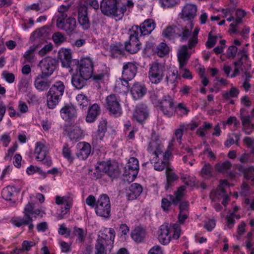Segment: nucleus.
Wrapping results in <instances>:
<instances>
[{
  "label": "nucleus",
  "mask_w": 254,
  "mask_h": 254,
  "mask_svg": "<svg viewBox=\"0 0 254 254\" xmlns=\"http://www.w3.org/2000/svg\"><path fill=\"white\" fill-rule=\"evenodd\" d=\"M193 26V23L190 22L188 25L183 26L178 25H169L164 28L162 32V36L164 41L175 43L176 39L180 38L181 42L189 40Z\"/></svg>",
  "instance_id": "obj_1"
},
{
  "label": "nucleus",
  "mask_w": 254,
  "mask_h": 254,
  "mask_svg": "<svg viewBox=\"0 0 254 254\" xmlns=\"http://www.w3.org/2000/svg\"><path fill=\"white\" fill-rule=\"evenodd\" d=\"M34 203L28 202L24 208L23 217L13 219L12 223L18 227L28 225L29 232H31L34 227L32 223L33 218H36L41 213V210L39 209L34 210Z\"/></svg>",
  "instance_id": "obj_2"
},
{
  "label": "nucleus",
  "mask_w": 254,
  "mask_h": 254,
  "mask_svg": "<svg viewBox=\"0 0 254 254\" xmlns=\"http://www.w3.org/2000/svg\"><path fill=\"white\" fill-rule=\"evenodd\" d=\"M65 90V85L61 81L55 82L46 93L47 105L50 109H54L61 100Z\"/></svg>",
  "instance_id": "obj_3"
},
{
  "label": "nucleus",
  "mask_w": 254,
  "mask_h": 254,
  "mask_svg": "<svg viewBox=\"0 0 254 254\" xmlns=\"http://www.w3.org/2000/svg\"><path fill=\"white\" fill-rule=\"evenodd\" d=\"M138 26L134 25L130 29L128 41L125 43L126 50L131 54L137 53L140 49L141 43L138 40Z\"/></svg>",
  "instance_id": "obj_4"
},
{
  "label": "nucleus",
  "mask_w": 254,
  "mask_h": 254,
  "mask_svg": "<svg viewBox=\"0 0 254 254\" xmlns=\"http://www.w3.org/2000/svg\"><path fill=\"white\" fill-rule=\"evenodd\" d=\"M165 67L160 63L154 62L149 64L148 78L152 83L158 84L165 76Z\"/></svg>",
  "instance_id": "obj_5"
},
{
  "label": "nucleus",
  "mask_w": 254,
  "mask_h": 254,
  "mask_svg": "<svg viewBox=\"0 0 254 254\" xmlns=\"http://www.w3.org/2000/svg\"><path fill=\"white\" fill-rule=\"evenodd\" d=\"M97 215L106 218L110 217L111 204L109 196L106 194H102L97 200L95 208Z\"/></svg>",
  "instance_id": "obj_6"
},
{
  "label": "nucleus",
  "mask_w": 254,
  "mask_h": 254,
  "mask_svg": "<svg viewBox=\"0 0 254 254\" xmlns=\"http://www.w3.org/2000/svg\"><path fill=\"white\" fill-rule=\"evenodd\" d=\"M111 231L110 238L108 240L104 239L103 236H99L95 246V254H107V252H111L115 237V232Z\"/></svg>",
  "instance_id": "obj_7"
},
{
  "label": "nucleus",
  "mask_w": 254,
  "mask_h": 254,
  "mask_svg": "<svg viewBox=\"0 0 254 254\" xmlns=\"http://www.w3.org/2000/svg\"><path fill=\"white\" fill-rule=\"evenodd\" d=\"M34 154L36 159L46 167L48 168L52 165L51 158L48 155L47 147L43 143L37 142L36 143Z\"/></svg>",
  "instance_id": "obj_8"
},
{
  "label": "nucleus",
  "mask_w": 254,
  "mask_h": 254,
  "mask_svg": "<svg viewBox=\"0 0 254 254\" xmlns=\"http://www.w3.org/2000/svg\"><path fill=\"white\" fill-rule=\"evenodd\" d=\"M100 172L97 178L100 177L104 173L112 178H116L119 176L120 171L117 163L115 162H102L96 168V173Z\"/></svg>",
  "instance_id": "obj_9"
},
{
  "label": "nucleus",
  "mask_w": 254,
  "mask_h": 254,
  "mask_svg": "<svg viewBox=\"0 0 254 254\" xmlns=\"http://www.w3.org/2000/svg\"><path fill=\"white\" fill-rule=\"evenodd\" d=\"M157 106L166 117L171 118L175 115L174 100L170 95H164Z\"/></svg>",
  "instance_id": "obj_10"
},
{
  "label": "nucleus",
  "mask_w": 254,
  "mask_h": 254,
  "mask_svg": "<svg viewBox=\"0 0 254 254\" xmlns=\"http://www.w3.org/2000/svg\"><path fill=\"white\" fill-rule=\"evenodd\" d=\"M107 109L110 115L115 117H120L122 114L120 96L116 94H111L106 98Z\"/></svg>",
  "instance_id": "obj_11"
},
{
  "label": "nucleus",
  "mask_w": 254,
  "mask_h": 254,
  "mask_svg": "<svg viewBox=\"0 0 254 254\" xmlns=\"http://www.w3.org/2000/svg\"><path fill=\"white\" fill-rule=\"evenodd\" d=\"M56 65L57 61L53 58L48 57L42 59L38 64L41 70L40 74L43 76L49 77L54 72Z\"/></svg>",
  "instance_id": "obj_12"
},
{
  "label": "nucleus",
  "mask_w": 254,
  "mask_h": 254,
  "mask_svg": "<svg viewBox=\"0 0 254 254\" xmlns=\"http://www.w3.org/2000/svg\"><path fill=\"white\" fill-rule=\"evenodd\" d=\"M79 72L84 75L86 78H90L93 73V64L89 58H82L78 62Z\"/></svg>",
  "instance_id": "obj_13"
},
{
  "label": "nucleus",
  "mask_w": 254,
  "mask_h": 254,
  "mask_svg": "<svg viewBox=\"0 0 254 254\" xmlns=\"http://www.w3.org/2000/svg\"><path fill=\"white\" fill-rule=\"evenodd\" d=\"M139 163L138 160L134 157H131L125 167L124 175L128 177L131 181L134 180L138 173Z\"/></svg>",
  "instance_id": "obj_14"
},
{
  "label": "nucleus",
  "mask_w": 254,
  "mask_h": 254,
  "mask_svg": "<svg viewBox=\"0 0 254 254\" xmlns=\"http://www.w3.org/2000/svg\"><path fill=\"white\" fill-rule=\"evenodd\" d=\"M117 4V0H102L100 4L101 10L106 15H119Z\"/></svg>",
  "instance_id": "obj_15"
},
{
  "label": "nucleus",
  "mask_w": 254,
  "mask_h": 254,
  "mask_svg": "<svg viewBox=\"0 0 254 254\" xmlns=\"http://www.w3.org/2000/svg\"><path fill=\"white\" fill-rule=\"evenodd\" d=\"M162 147L158 137L155 134L152 135L147 149L148 151L157 159L162 153Z\"/></svg>",
  "instance_id": "obj_16"
},
{
  "label": "nucleus",
  "mask_w": 254,
  "mask_h": 254,
  "mask_svg": "<svg viewBox=\"0 0 254 254\" xmlns=\"http://www.w3.org/2000/svg\"><path fill=\"white\" fill-rule=\"evenodd\" d=\"M172 229L168 224L162 225L158 230V239L160 243L167 245L172 238Z\"/></svg>",
  "instance_id": "obj_17"
},
{
  "label": "nucleus",
  "mask_w": 254,
  "mask_h": 254,
  "mask_svg": "<svg viewBox=\"0 0 254 254\" xmlns=\"http://www.w3.org/2000/svg\"><path fill=\"white\" fill-rule=\"evenodd\" d=\"M197 11V7L195 5L188 3L184 6L180 14V18L184 20L189 21L187 24L188 25L190 22H192L191 20L196 16Z\"/></svg>",
  "instance_id": "obj_18"
},
{
  "label": "nucleus",
  "mask_w": 254,
  "mask_h": 254,
  "mask_svg": "<svg viewBox=\"0 0 254 254\" xmlns=\"http://www.w3.org/2000/svg\"><path fill=\"white\" fill-rule=\"evenodd\" d=\"M149 116V110L147 105L143 104H138L136 106L133 114V118L140 124L145 121Z\"/></svg>",
  "instance_id": "obj_19"
},
{
  "label": "nucleus",
  "mask_w": 254,
  "mask_h": 254,
  "mask_svg": "<svg viewBox=\"0 0 254 254\" xmlns=\"http://www.w3.org/2000/svg\"><path fill=\"white\" fill-rule=\"evenodd\" d=\"M78 21L80 26L84 30L90 27V23L88 16V8L86 6H81L78 9Z\"/></svg>",
  "instance_id": "obj_20"
},
{
  "label": "nucleus",
  "mask_w": 254,
  "mask_h": 254,
  "mask_svg": "<svg viewBox=\"0 0 254 254\" xmlns=\"http://www.w3.org/2000/svg\"><path fill=\"white\" fill-rule=\"evenodd\" d=\"M237 56L238 60L233 63L234 66H238L241 67L244 70H249L251 64L248 55L246 54V51L244 50L239 52Z\"/></svg>",
  "instance_id": "obj_21"
},
{
  "label": "nucleus",
  "mask_w": 254,
  "mask_h": 254,
  "mask_svg": "<svg viewBox=\"0 0 254 254\" xmlns=\"http://www.w3.org/2000/svg\"><path fill=\"white\" fill-rule=\"evenodd\" d=\"M188 48L189 49L188 45H183L180 47L178 51L177 57L180 69L183 68L190 57L191 53L188 51Z\"/></svg>",
  "instance_id": "obj_22"
},
{
  "label": "nucleus",
  "mask_w": 254,
  "mask_h": 254,
  "mask_svg": "<svg viewBox=\"0 0 254 254\" xmlns=\"http://www.w3.org/2000/svg\"><path fill=\"white\" fill-rule=\"evenodd\" d=\"M59 25L57 27L61 29L64 31L67 34L70 35L75 29L76 22L73 17H69L66 19L64 22H59Z\"/></svg>",
  "instance_id": "obj_23"
},
{
  "label": "nucleus",
  "mask_w": 254,
  "mask_h": 254,
  "mask_svg": "<svg viewBox=\"0 0 254 254\" xmlns=\"http://www.w3.org/2000/svg\"><path fill=\"white\" fill-rule=\"evenodd\" d=\"M229 187V183L226 180H221L220 185L218 186V188L214 190L211 191L210 194V198L212 201L219 200L220 197L224 196L227 194L225 187Z\"/></svg>",
  "instance_id": "obj_24"
},
{
  "label": "nucleus",
  "mask_w": 254,
  "mask_h": 254,
  "mask_svg": "<svg viewBox=\"0 0 254 254\" xmlns=\"http://www.w3.org/2000/svg\"><path fill=\"white\" fill-rule=\"evenodd\" d=\"M137 69V66L133 63L130 62L125 63L123 67V78L131 80L136 75Z\"/></svg>",
  "instance_id": "obj_25"
},
{
  "label": "nucleus",
  "mask_w": 254,
  "mask_h": 254,
  "mask_svg": "<svg viewBox=\"0 0 254 254\" xmlns=\"http://www.w3.org/2000/svg\"><path fill=\"white\" fill-rule=\"evenodd\" d=\"M71 58L72 53L70 49L62 48L59 50L58 59L61 62L63 67H69L71 62Z\"/></svg>",
  "instance_id": "obj_26"
},
{
  "label": "nucleus",
  "mask_w": 254,
  "mask_h": 254,
  "mask_svg": "<svg viewBox=\"0 0 254 254\" xmlns=\"http://www.w3.org/2000/svg\"><path fill=\"white\" fill-rule=\"evenodd\" d=\"M147 88L140 83H134L131 88L130 93L133 98L136 100L143 97L146 93Z\"/></svg>",
  "instance_id": "obj_27"
},
{
  "label": "nucleus",
  "mask_w": 254,
  "mask_h": 254,
  "mask_svg": "<svg viewBox=\"0 0 254 254\" xmlns=\"http://www.w3.org/2000/svg\"><path fill=\"white\" fill-rule=\"evenodd\" d=\"M88 78H86L81 73L76 72L72 75L71 82L72 86L77 89H81L86 85Z\"/></svg>",
  "instance_id": "obj_28"
},
{
  "label": "nucleus",
  "mask_w": 254,
  "mask_h": 254,
  "mask_svg": "<svg viewBox=\"0 0 254 254\" xmlns=\"http://www.w3.org/2000/svg\"><path fill=\"white\" fill-rule=\"evenodd\" d=\"M156 24L154 21L151 19H148L144 20L138 26V32H140V35H147L150 34L155 29Z\"/></svg>",
  "instance_id": "obj_29"
},
{
  "label": "nucleus",
  "mask_w": 254,
  "mask_h": 254,
  "mask_svg": "<svg viewBox=\"0 0 254 254\" xmlns=\"http://www.w3.org/2000/svg\"><path fill=\"white\" fill-rule=\"evenodd\" d=\"M142 188L140 184H132L127 190L126 196L127 199L132 200L138 197L142 191Z\"/></svg>",
  "instance_id": "obj_30"
},
{
  "label": "nucleus",
  "mask_w": 254,
  "mask_h": 254,
  "mask_svg": "<svg viewBox=\"0 0 254 254\" xmlns=\"http://www.w3.org/2000/svg\"><path fill=\"white\" fill-rule=\"evenodd\" d=\"M78 150L77 156L80 159L84 160L87 158L91 153V146L89 143L82 142L77 144Z\"/></svg>",
  "instance_id": "obj_31"
},
{
  "label": "nucleus",
  "mask_w": 254,
  "mask_h": 254,
  "mask_svg": "<svg viewBox=\"0 0 254 254\" xmlns=\"http://www.w3.org/2000/svg\"><path fill=\"white\" fill-rule=\"evenodd\" d=\"M100 113V106L96 103L93 104L88 108V113L86 117V121L88 123L95 122Z\"/></svg>",
  "instance_id": "obj_32"
},
{
  "label": "nucleus",
  "mask_w": 254,
  "mask_h": 254,
  "mask_svg": "<svg viewBox=\"0 0 254 254\" xmlns=\"http://www.w3.org/2000/svg\"><path fill=\"white\" fill-rule=\"evenodd\" d=\"M60 112L63 119L66 121L73 118L76 114L75 108L72 104L65 105L61 109Z\"/></svg>",
  "instance_id": "obj_33"
},
{
  "label": "nucleus",
  "mask_w": 254,
  "mask_h": 254,
  "mask_svg": "<svg viewBox=\"0 0 254 254\" xmlns=\"http://www.w3.org/2000/svg\"><path fill=\"white\" fill-rule=\"evenodd\" d=\"M48 77L43 76L41 74H39L36 77L34 81V86L37 90L42 92L46 91L49 89L51 85V82L48 80H41L42 79L47 78Z\"/></svg>",
  "instance_id": "obj_34"
},
{
  "label": "nucleus",
  "mask_w": 254,
  "mask_h": 254,
  "mask_svg": "<svg viewBox=\"0 0 254 254\" xmlns=\"http://www.w3.org/2000/svg\"><path fill=\"white\" fill-rule=\"evenodd\" d=\"M20 190V188H17L15 186H9L3 189L1 192L2 196L6 200H11L14 193L15 192H19Z\"/></svg>",
  "instance_id": "obj_35"
},
{
  "label": "nucleus",
  "mask_w": 254,
  "mask_h": 254,
  "mask_svg": "<svg viewBox=\"0 0 254 254\" xmlns=\"http://www.w3.org/2000/svg\"><path fill=\"white\" fill-rule=\"evenodd\" d=\"M145 235V230L139 227L135 228L131 234L132 239L137 243L142 242Z\"/></svg>",
  "instance_id": "obj_36"
},
{
  "label": "nucleus",
  "mask_w": 254,
  "mask_h": 254,
  "mask_svg": "<svg viewBox=\"0 0 254 254\" xmlns=\"http://www.w3.org/2000/svg\"><path fill=\"white\" fill-rule=\"evenodd\" d=\"M166 185L165 189L168 190L172 186L173 182L177 181L179 179V176L174 172H172V170L170 168H167L166 170Z\"/></svg>",
  "instance_id": "obj_37"
},
{
  "label": "nucleus",
  "mask_w": 254,
  "mask_h": 254,
  "mask_svg": "<svg viewBox=\"0 0 254 254\" xmlns=\"http://www.w3.org/2000/svg\"><path fill=\"white\" fill-rule=\"evenodd\" d=\"M48 26H44L36 30L32 33L30 38V40L31 41H35L36 39L42 37H45L48 33Z\"/></svg>",
  "instance_id": "obj_38"
},
{
  "label": "nucleus",
  "mask_w": 254,
  "mask_h": 254,
  "mask_svg": "<svg viewBox=\"0 0 254 254\" xmlns=\"http://www.w3.org/2000/svg\"><path fill=\"white\" fill-rule=\"evenodd\" d=\"M151 163H154V168L155 170L158 171H162L164 170L165 168L166 169L168 167V164L165 161H163L162 159H160V157L156 159V157L155 156L154 158L150 160Z\"/></svg>",
  "instance_id": "obj_39"
},
{
  "label": "nucleus",
  "mask_w": 254,
  "mask_h": 254,
  "mask_svg": "<svg viewBox=\"0 0 254 254\" xmlns=\"http://www.w3.org/2000/svg\"><path fill=\"white\" fill-rule=\"evenodd\" d=\"M186 190V187L184 186H181L179 187L177 191L175 192V196L172 195H170L169 199L172 201V203L176 205L182 198L184 191Z\"/></svg>",
  "instance_id": "obj_40"
},
{
  "label": "nucleus",
  "mask_w": 254,
  "mask_h": 254,
  "mask_svg": "<svg viewBox=\"0 0 254 254\" xmlns=\"http://www.w3.org/2000/svg\"><path fill=\"white\" fill-rule=\"evenodd\" d=\"M239 170L244 174V177L246 179L252 181H254V167L251 166L248 168H244L242 166H240Z\"/></svg>",
  "instance_id": "obj_41"
},
{
  "label": "nucleus",
  "mask_w": 254,
  "mask_h": 254,
  "mask_svg": "<svg viewBox=\"0 0 254 254\" xmlns=\"http://www.w3.org/2000/svg\"><path fill=\"white\" fill-rule=\"evenodd\" d=\"M190 110L183 103H180L177 105L175 106V114H176L180 117L187 116Z\"/></svg>",
  "instance_id": "obj_42"
},
{
  "label": "nucleus",
  "mask_w": 254,
  "mask_h": 254,
  "mask_svg": "<svg viewBox=\"0 0 254 254\" xmlns=\"http://www.w3.org/2000/svg\"><path fill=\"white\" fill-rule=\"evenodd\" d=\"M83 134V131L78 126H73L69 129L68 133L71 139H76L80 137Z\"/></svg>",
  "instance_id": "obj_43"
},
{
  "label": "nucleus",
  "mask_w": 254,
  "mask_h": 254,
  "mask_svg": "<svg viewBox=\"0 0 254 254\" xmlns=\"http://www.w3.org/2000/svg\"><path fill=\"white\" fill-rule=\"evenodd\" d=\"M109 51L112 58H118L124 54V50L117 44L111 45Z\"/></svg>",
  "instance_id": "obj_44"
},
{
  "label": "nucleus",
  "mask_w": 254,
  "mask_h": 254,
  "mask_svg": "<svg viewBox=\"0 0 254 254\" xmlns=\"http://www.w3.org/2000/svg\"><path fill=\"white\" fill-rule=\"evenodd\" d=\"M239 90L235 87H232L230 90L224 91L222 93L223 99L229 100L232 98H237L239 94Z\"/></svg>",
  "instance_id": "obj_45"
},
{
  "label": "nucleus",
  "mask_w": 254,
  "mask_h": 254,
  "mask_svg": "<svg viewBox=\"0 0 254 254\" xmlns=\"http://www.w3.org/2000/svg\"><path fill=\"white\" fill-rule=\"evenodd\" d=\"M213 168L209 163H205L202 168L200 174L205 178L209 179L212 176Z\"/></svg>",
  "instance_id": "obj_46"
},
{
  "label": "nucleus",
  "mask_w": 254,
  "mask_h": 254,
  "mask_svg": "<svg viewBox=\"0 0 254 254\" xmlns=\"http://www.w3.org/2000/svg\"><path fill=\"white\" fill-rule=\"evenodd\" d=\"M199 31V28L196 27L192 32L191 37L188 41V47L189 49H191L195 47L198 43L197 35Z\"/></svg>",
  "instance_id": "obj_47"
},
{
  "label": "nucleus",
  "mask_w": 254,
  "mask_h": 254,
  "mask_svg": "<svg viewBox=\"0 0 254 254\" xmlns=\"http://www.w3.org/2000/svg\"><path fill=\"white\" fill-rule=\"evenodd\" d=\"M39 47L38 45H33L30 47V49L27 50L24 55V58L27 62L32 63L34 59L33 53L34 51Z\"/></svg>",
  "instance_id": "obj_48"
},
{
  "label": "nucleus",
  "mask_w": 254,
  "mask_h": 254,
  "mask_svg": "<svg viewBox=\"0 0 254 254\" xmlns=\"http://www.w3.org/2000/svg\"><path fill=\"white\" fill-rule=\"evenodd\" d=\"M76 99L82 109H86L90 104L89 100L86 96L83 94H78L76 97Z\"/></svg>",
  "instance_id": "obj_49"
},
{
  "label": "nucleus",
  "mask_w": 254,
  "mask_h": 254,
  "mask_svg": "<svg viewBox=\"0 0 254 254\" xmlns=\"http://www.w3.org/2000/svg\"><path fill=\"white\" fill-rule=\"evenodd\" d=\"M232 164L229 161H226L221 163H218L216 165V169L220 173H224L230 169Z\"/></svg>",
  "instance_id": "obj_50"
},
{
  "label": "nucleus",
  "mask_w": 254,
  "mask_h": 254,
  "mask_svg": "<svg viewBox=\"0 0 254 254\" xmlns=\"http://www.w3.org/2000/svg\"><path fill=\"white\" fill-rule=\"evenodd\" d=\"M161 7L171 8L180 3V0H158Z\"/></svg>",
  "instance_id": "obj_51"
},
{
  "label": "nucleus",
  "mask_w": 254,
  "mask_h": 254,
  "mask_svg": "<svg viewBox=\"0 0 254 254\" xmlns=\"http://www.w3.org/2000/svg\"><path fill=\"white\" fill-rule=\"evenodd\" d=\"M157 54L160 57H163L167 55L169 52V47L167 44L161 42L157 48Z\"/></svg>",
  "instance_id": "obj_52"
},
{
  "label": "nucleus",
  "mask_w": 254,
  "mask_h": 254,
  "mask_svg": "<svg viewBox=\"0 0 254 254\" xmlns=\"http://www.w3.org/2000/svg\"><path fill=\"white\" fill-rule=\"evenodd\" d=\"M178 76V70H173L171 71L170 72H169L168 74L166 75V81L167 84H173L175 82Z\"/></svg>",
  "instance_id": "obj_53"
},
{
  "label": "nucleus",
  "mask_w": 254,
  "mask_h": 254,
  "mask_svg": "<svg viewBox=\"0 0 254 254\" xmlns=\"http://www.w3.org/2000/svg\"><path fill=\"white\" fill-rule=\"evenodd\" d=\"M52 39L55 44L60 45L66 41V38L61 32H57L53 34Z\"/></svg>",
  "instance_id": "obj_54"
},
{
  "label": "nucleus",
  "mask_w": 254,
  "mask_h": 254,
  "mask_svg": "<svg viewBox=\"0 0 254 254\" xmlns=\"http://www.w3.org/2000/svg\"><path fill=\"white\" fill-rule=\"evenodd\" d=\"M62 153L63 156L66 158L69 162L71 163L73 161V157L72 156L71 150L67 144H64L63 148Z\"/></svg>",
  "instance_id": "obj_55"
},
{
  "label": "nucleus",
  "mask_w": 254,
  "mask_h": 254,
  "mask_svg": "<svg viewBox=\"0 0 254 254\" xmlns=\"http://www.w3.org/2000/svg\"><path fill=\"white\" fill-rule=\"evenodd\" d=\"M72 203H67L64 207H61V212L58 214L57 216V218L58 220H61L65 217V215L67 214L70 208L71 207Z\"/></svg>",
  "instance_id": "obj_56"
},
{
  "label": "nucleus",
  "mask_w": 254,
  "mask_h": 254,
  "mask_svg": "<svg viewBox=\"0 0 254 254\" xmlns=\"http://www.w3.org/2000/svg\"><path fill=\"white\" fill-rule=\"evenodd\" d=\"M186 126H185V124H181L179 126V128L176 129L175 131V135L180 144H181L182 138L183 135V131L186 130Z\"/></svg>",
  "instance_id": "obj_57"
},
{
  "label": "nucleus",
  "mask_w": 254,
  "mask_h": 254,
  "mask_svg": "<svg viewBox=\"0 0 254 254\" xmlns=\"http://www.w3.org/2000/svg\"><path fill=\"white\" fill-rule=\"evenodd\" d=\"M217 39V37L215 36H212L211 32H210L208 34V39L205 43L206 47L210 49L214 46L216 44Z\"/></svg>",
  "instance_id": "obj_58"
},
{
  "label": "nucleus",
  "mask_w": 254,
  "mask_h": 254,
  "mask_svg": "<svg viewBox=\"0 0 254 254\" xmlns=\"http://www.w3.org/2000/svg\"><path fill=\"white\" fill-rule=\"evenodd\" d=\"M35 245V243L32 241H24L22 244V248H19L20 250H21V253L24 251H29L31 247H33Z\"/></svg>",
  "instance_id": "obj_59"
},
{
  "label": "nucleus",
  "mask_w": 254,
  "mask_h": 254,
  "mask_svg": "<svg viewBox=\"0 0 254 254\" xmlns=\"http://www.w3.org/2000/svg\"><path fill=\"white\" fill-rule=\"evenodd\" d=\"M19 90L22 92H26L29 87V83L28 80L25 79H22L19 84Z\"/></svg>",
  "instance_id": "obj_60"
},
{
  "label": "nucleus",
  "mask_w": 254,
  "mask_h": 254,
  "mask_svg": "<svg viewBox=\"0 0 254 254\" xmlns=\"http://www.w3.org/2000/svg\"><path fill=\"white\" fill-rule=\"evenodd\" d=\"M73 232L75 235L78 237V240L80 242H82L85 237V234L83 229L74 227L73 228Z\"/></svg>",
  "instance_id": "obj_61"
},
{
  "label": "nucleus",
  "mask_w": 254,
  "mask_h": 254,
  "mask_svg": "<svg viewBox=\"0 0 254 254\" xmlns=\"http://www.w3.org/2000/svg\"><path fill=\"white\" fill-rule=\"evenodd\" d=\"M56 203L58 205L63 204L64 206L67 203H72L69 198L65 196L60 197L59 196L56 197Z\"/></svg>",
  "instance_id": "obj_62"
},
{
  "label": "nucleus",
  "mask_w": 254,
  "mask_h": 254,
  "mask_svg": "<svg viewBox=\"0 0 254 254\" xmlns=\"http://www.w3.org/2000/svg\"><path fill=\"white\" fill-rule=\"evenodd\" d=\"M238 52V48L235 46H230L227 50V54L229 59H234Z\"/></svg>",
  "instance_id": "obj_63"
},
{
  "label": "nucleus",
  "mask_w": 254,
  "mask_h": 254,
  "mask_svg": "<svg viewBox=\"0 0 254 254\" xmlns=\"http://www.w3.org/2000/svg\"><path fill=\"white\" fill-rule=\"evenodd\" d=\"M2 75L3 76V78L8 83H12L14 81L15 76L12 73H10L6 71H4L2 73Z\"/></svg>",
  "instance_id": "obj_64"
}]
</instances>
